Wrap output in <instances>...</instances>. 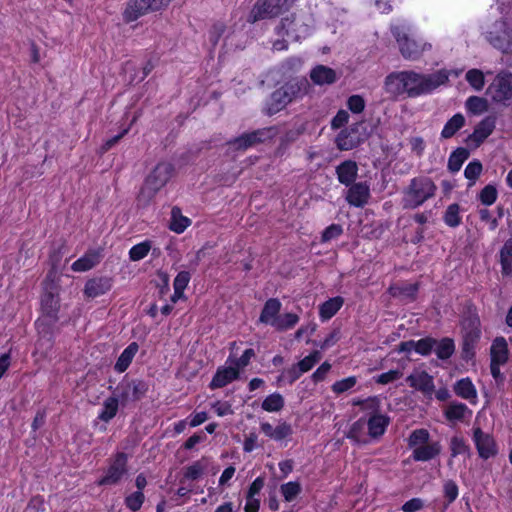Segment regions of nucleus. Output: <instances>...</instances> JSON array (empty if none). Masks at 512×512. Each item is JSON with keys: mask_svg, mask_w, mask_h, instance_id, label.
<instances>
[{"mask_svg": "<svg viewBox=\"0 0 512 512\" xmlns=\"http://www.w3.org/2000/svg\"><path fill=\"white\" fill-rule=\"evenodd\" d=\"M450 72L441 69L431 74L413 70L397 71L388 74L384 80L385 92L393 98L406 96L416 98L430 94L449 80Z\"/></svg>", "mask_w": 512, "mask_h": 512, "instance_id": "obj_1", "label": "nucleus"}, {"mask_svg": "<svg viewBox=\"0 0 512 512\" xmlns=\"http://www.w3.org/2000/svg\"><path fill=\"white\" fill-rule=\"evenodd\" d=\"M306 79H291L275 90L267 103L266 112L273 115L285 108L292 101L301 98L307 93Z\"/></svg>", "mask_w": 512, "mask_h": 512, "instance_id": "obj_2", "label": "nucleus"}, {"mask_svg": "<svg viewBox=\"0 0 512 512\" xmlns=\"http://www.w3.org/2000/svg\"><path fill=\"white\" fill-rule=\"evenodd\" d=\"M408 446L412 450V459L428 462L438 457L442 451L439 441H430V433L426 429H416L408 438Z\"/></svg>", "mask_w": 512, "mask_h": 512, "instance_id": "obj_3", "label": "nucleus"}, {"mask_svg": "<svg viewBox=\"0 0 512 512\" xmlns=\"http://www.w3.org/2000/svg\"><path fill=\"white\" fill-rule=\"evenodd\" d=\"M174 167L169 162L158 163L147 175L139 194V200L150 202L156 194L170 181Z\"/></svg>", "mask_w": 512, "mask_h": 512, "instance_id": "obj_4", "label": "nucleus"}, {"mask_svg": "<svg viewBox=\"0 0 512 512\" xmlns=\"http://www.w3.org/2000/svg\"><path fill=\"white\" fill-rule=\"evenodd\" d=\"M437 187L429 177L413 178L403 191L404 208H417L435 195Z\"/></svg>", "mask_w": 512, "mask_h": 512, "instance_id": "obj_5", "label": "nucleus"}, {"mask_svg": "<svg viewBox=\"0 0 512 512\" xmlns=\"http://www.w3.org/2000/svg\"><path fill=\"white\" fill-rule=\"evenodd\" d=\"M391 30L399 45L400 52L405 59L416 60L425 51L431 49L429 43L410 37L409 26L406 23L393 25Z\"/></svg>", "mask_w": 512, "mask_h": 512, "instance_id": "obj_6", "label": "nucleus"}, {"mask_svg": "<svg viewBox=\"0 0 512 512\" xmlns=\"http://www.w3.org/2000/svg\"><path fill=\"white\" fill-rule=\"evenodd\" d=\"M296 0H257L251 9L248 22L255 23L260 20L277 17L290 9Z\"/></svg>", "mask_w": 512, "mask_h": 512, "instance_id": "obj_7", "label": "nucleus"}, {"mask_svg": "<svg viewBox=\"0 0 512 512\" xmlns=\"http://www.w3.org/2000/svg\"><path fill=\"white\" fill-rule=\"evenodd\" d=\"M486 93L492 102L504 106L510 105L512 103V73L499 72L489 84Z\"/></svg>", "mask_w": 512, "mask_h": 512, "instance_id": "obj_8", "label": "nucleus"}, {"mask_svg": "<svg viewBox=\"0 0 512 512\" xmlns=\"http://www.w3.org/2000/svg\"><path fill=\"white\" fill-rule=\"evenodd\" d=\"M128 456L124 452L116 453L109 462L104 476L99 479L98 485L112 486L117 485L127 474Z\"/></svg>", "mask_w": 512, "mask_h": 512, "instance_id": "obj_9", "label": "nucleus"}, {"mask_svg": "<svg viewBox=\"0 0 512 512\" xmlns=\"http://www.w3.org/2000/svg\"><path fill=\"white\" fill-rule=\"evenodd\" d=\"M486 38L493 47L503 53H512V29L505 21H497Z\"/></svg>", "mask_w": 512, "mask_h": 512, "instance_id": "obj_10", "label": "nucleus"}, {"mask_svg": "<svg viewBox=\"0 0 512 512\" xmlns=\"http://www.w3.org/2000/svg\"><path fill=\"white\" fill-rule=\"evenodd\" d=\"M473 441L482 459H489L497 455L498 448L493 436L482 431L480 427L473 428Z\"/></svg>", "mask_w": 512, "mask_h": 512, "instance_id": "obj_11", "label": "nucleus"}, {"mask_svg": "<svg viewBox=\"0 0 512 512\" xmlns=\"http://www.w3.org/2000/svg\"><path fill=\"white\" fill-rule=\"evenodd\" d=\"M406 382L411 388L420 391L425 396L431 397L435 392L433 376L421 368H415L406 378Z\"/></svg>", "mask_w": 512, "mask_h": 512, "instance_id": "obj_12", "label": "nucleus"}, {"mask_svg": "<svg viewBox=\"0 0 512 512\" xmlns=\"http://www.w3.org/2000/svg\"><path fill=\"white\" fill-rule=\"evenodd\" d=\"M59 306V299L52 292H46L42 296L41 307L43 317L36 321V326L39 332L43 331L42 326L44 324H48L56 320Z\"/></svg>", "mask_w": 512, "mask_h": 512, "instance_id": "obj_13", "label": "nucleus"}, {"mask_svg": "<svg viewBox=\"0 0 512 512\" xmlns=\"http://www.w3.org/2000/svg\"><path fill=\"white\" fill-rule=\"evenodd\" d=\"M496 120L493 116H487L482 119L474 128V131L467 137L468 146L478 147L484 142L494 131Z\"/></svg>", "mask_w": 512, "mask_h": 512, "instance_id": "obj_14", "label": "nucleus"}, {"mask_svg": "<svg viewBox=\"0 0 512 512\" xmlns=\"http://www.w3.org/2000/svg\"><path fill=\"white\" fill-rule=\"evenodd\" d=\"M148 390V386L144 381H122L117 386V391L122 402L140 399Z\"/></svg>", "mask_w": 512, "mask_h": 512, "instance_id": "obj_15", "label": "nucleus"}, {"mask_svg": "<svg viewBox=\"0 0 512 512\" xmlns=\"http://www.w3.org/2000/svg\"><path fill=\"white\" fill-rule=\"evenodd\" d=\"M240 377L237 367H233L231 364H226L217 369L215 375L210 383V388H222L232 383Z\"/></svg>", "mask_w": 512, "mask_h": 512, "instance_id": "obj_16", "label": "nucleus"}, {"mask_svg": "<svg viewBox=\"0 0 512 512\" xmlns=\"http://www.w3.org/2000/svg\"><path fill=\"white\" fill-rule=\"evenodd\" d=\"M149 12H153L151 0H130L123 17L126 22H132Z\"/></svg>", "mask_w": 512, "mask_h": 512, "instance_id": "obj_17", "label": "nucleus"}, {"mask_svg": "<svg viewBox=\"0 0 512 512\" xmlns=\"http://www.w3.org/2000/svg\"><path fill=\"white\" fill-rule=\"evenodd\" d=\"M112 288V279L109 277H96L88 280L84 287V294L88 298H96L107 293Z\"/></svg>", "mask_w": 512, "mask_h": 512, "instance_id": "obj_18", "label": "nucleus"}, {"mask_svg": "<svg viewBox=\"0 0 512 512\" xmlns=\"http://www.w3.org/2000/svg\"><path fill=\"white\" fill-rule=\"evenodd\" d=\"M281 307L282 304L277 298L268 299L261 311L259 321L274 327L280 315Z\"/></svg>", "mask_w": 512, "mask_h": 512, "instance_id": "obj_19", "label": "nucleus"}, {"mask_svg": "<svg viewBox=\"0 0 512 512\" xmlns=\"http://www.w3.org/2000/svg\"><path fill=\"white\" fill-rule=\"evenodd\" d=\"M310 79L315 85H330L336 82V72L325 65H317L310 71Z\"/></svg>", "mask_w": 512, "mask_h": 512, "instance_id": "obj_20", "label": "nucleus"}, {"mask_svg": "<svg viewBox=\"0 0 512 512\" xmlns=\"http://www.w3.org/2000/svg\"><path fill=\"white\" fill-rule=\"evenodd\" d=\"M369 191L368 185L356 183L349 188L346 200L350 205L361 207L367 203L370 194Z\"/></svg>", "mask_w": 512, "mask_h": 512, "instance_id": "obj_21", "label": "nucleus"}, {"mask_svg": "<svg viewBox=\"0 0 512 512\" xmlns=\"http://www.w3.org/2000/svg\"><path fill=\"white\" fill-rule=\"evenodd\" d=\"M269 130H256L250 133H245L238 138L234 139L231 144L236 149H247L256 143H259L265 139Z\"/></svg>", "mask_w": 512, "mask_h": 512, "instance_id": "obj_22", "label": "nucleus"}, {"mask_svg": "<svg viewBox=\"0 0 512 512\" xmlns=\"http://www.w3.org/2000/svg\"><path fill=\"white\" fill-rule=\"evenodd\" d=\"M336 173L338 176V180L340 183L348 186L352 184L358 173V167L356 162L347 160L342 162L340 165L336 168Z\"/></svg>", "mask_w": 512, "mask_h": 512, "instance_id": "obj_23", "label": "nucleus"}, {"mask_svg": "<svg viewBox=\"0 0 512 512\" xmlns=\"http://www.w3.org/2000/svg\"><path fill=\"white\" fill-rule=\"evenodd\" d=\"M368 435L372 438H377L384 434L388 424L389 418L381 413L371 415L367 420Z\"/></svg>", "mask_w": 512, "mask_h": 512, "instance_id": "obj_24", "label": "nucleus"}, {"mask_svg": "<svg viewBox=\"0 0 512 512\" xmlns=\"http://www.w3.org/2000/svg\"><path fill=\"white\" fill-rule=\"evenodd\" d=\"M454 391L459 397L469 401L471 404H476L477 390L470 378L458 380L454 385Z\"/></svg>", "mask_w": 512, "mask_h": 512, "instance_id": "obj_25", "label": "nucleus"}, {"mask_svg": "<svg viewBox=\"0 0 512 512\" xmlns=\"http://www.w3.org/2000/svg\"><path fill=\"white\" fill-rule=\"evenodd\" d=\"M191 225V220L182 214L179 207L175 206L171 210L169 228L171 231L181 234Z\"/></svg>", "mask_w": 512, "mask_h": 512, "instance_id": "obj_26", "label": "nucleus"}, {"mask_svg": "<svg viewBox=\"0 0 512 512\" xmlns=\"http://www.w3.org/2000/svg\"><path fill=\"white\" fill-rule=\"evenodd\" d=\"M491 362L505 364L508 360V346L505 338H496L490 348Z\"/></svg>", "mask_w": 512, "mask_h": 512, "instance_id": "obj_27", "label": "nucleus"}, {"mask_svg": "<svg viewBox=\"0 0 512 512\" xmlns=\"http://www.w3.org/2000/svg\"><path fill=\"white\" fill-rule=\"evenodd\" d=\"M138 344L136 342H132L129 344L121 353L118 360L115 363L114 369L119 372L123 373L126 371V369L131 364L133 358L135 357L136 353L138 352Z\"/></svg>", "mask_w": 512, "mask_h": 512, "instance_id": "obj_28", "label": "nucleus"}, {"mask_svg": "<svg viewBox=\"0 0 512 512\" xmlns=\"http://www.w3.org/2000/svg\"><path fill=\"white\" fill-rule=\"evenodd\" d=\"M344 299L340 296L325 301L319 309V316L323 321L331 319L343 306Z\"/></svg>", "mask_w": 512, "mask_h": 512, "instance_id": "obj_29", "label": "nucleus"}, {"mask_svg": "<svg viewBox=\"0 0 512 512\" xmlns=\"http://www.w3.org/2000/svg\"><path fill=\"white\" fill-rule=\"evenodd\" d=\"M366 428H367L366 419L360 418L351 425L346 436L348 439L354 441L355 443L365 444L368 442L366 432H365Z\"/></svg>", "mask_w": 512, "mask_h": 512, "instance_id": "obj_30", "label": "nucleus"}, {"mask_svg": "<svg viewBox=\"0 0 512 512\" xmlns=\"http://www.w3.org/2000/svg\"><path fill=\"white\" fill-rule=\"evenodd\" d=\"M445 417L449 421H461L466 415H471L472 411L463 403L453 402L445 409Z\"/></svg>", "mask_w": 512, "mask_h": 512, "instance_id": "obj_31", "label": "nucleus"}, {"mask_svg": "<svg viewBox=\"0 0 512 512\" xmlns=\"http://www.w3.org/2000/svg\"><path fill=\"white\" fill-rule=\"evenodd\" d=\"M465 108L472 115H481L488 111L489 102L483 97L470 96L465 101Z\"/></svg>", "mask_w": 512, "mask_h": 512, "instance_id": "obj_32", "label": "nucleus"}, {"mask_svg": "<svg viewBox=\"0 0 512 512\" xmlns=\"http://www.w3.org/2000/svg\"><path fill=\"white\" fill-rule=\"evenodd\" d=\"M465 125V117L461 113L455 114L444 125L441 137L448 139L453 137Z\"/></svg>", "mask_w": 512, "mask_h": 512, "instance_id": "obj_33", "label": "nucleus"}, {"mask_svg": "<svg viewBox=\"0 0 512 512\" xmlns=\"http://www.w3.org/2000/svg\"><path fill=\"white\" fill-rule=\"evenodd\" d=\"M99 262V255L95 252L87 253L76 260L71 268L75 272H85L95 267Z\"/></svg>", "mask_w": 512, "mask_h": 512, "instance_id": "obj_34", "label": "nucleus"}, {"mask_svg": "<svg viewBox=\"0 0 512 512\" xmlns=\"http://www.w3.org/2000/svg\"><path fill=\"white\" fill-rule=\"evenodd\" d=\"M285 405L284 397L278 393H272L262 401L261 408L269 413L279 412Z\"/></svg>", "mask_w": 512, "mask_h": 512, "instance_id": "obj_35", "label": "nucleus"}, {"mask_svg": "<svg viewBox=\"0 0 512 512\" xmlns=\"http://www.w3.org/2000/svg\"><path fill=\"white\" fill-rule=\"evenodd\" d=\"M500 263L504 275L512 274V239L507 240L500 250Z\"/></svg>", "mask_w": 512, "mask_h": 512, "instance_id": "obj_36", "label": "nucleus"}, {"mask_svg": "<svg viewBox=\"0 0 512 512\" xmlns=\"http://www.w3.org/2000/svg\"><path fill=\"white\" fill-rule=\"evenodd\" d=\"M118 399L116 397H109L104 400L101 412L98 418L104 422H109L113 419L118 411Z\"/></svg>", "mask_w": 512, "mask_h": 512, "instance_id": "obj_37", "label": "nucleus"}, {"mask_svg": "<svg viewBox=\"0 0 512 512\" xmlns=\"http://www.w3.org/2000/svg\"><path fill=\"white\" fill-rule=\"evenodd\" d=\"M255 357V352L253 349H246L243 354L236 358L232 354L227 358L226 364H231L233 367H237L238 373L249 365L251 359Z\"/></svg>", "mask_w": 512, "mask_h": 512, "instance_id": "obj_38", "label": "nucleus"}, {"mask_svg": "<svg viewBox=\"0 0 512 512\" xmlns=\"http://www.w3.org/2000/svg\"><path fill=\"white\" fill-rule=\"evenodd\" d=\"M439 359H448L455 350V345L452 339L444 338L440 341L436 340V345L433 349Z\"/></svg>", "mask_w": 512, "mask_h": 512, "instance_id": "obj_39", "label": "nucleus"}, {"mask_svg": "<svg viewBox=\"0 0 512 512\" xmlns=\"http://www.w3.org/2000/svg\"><path fill=\"white\" fill-rule=\"evenodd\" d=\"M465 79L475 91H481L485 86L484 73L479 69L468 70Z\"/></svg>", "mask_w": 512, "mask_h": 512, "instance_id": "obj_40", "label": "nucleus"}, {"mask_svg": "<svg viewBox=\"0 0 512 512\" xmlns=\"http://www.w3.org/2000/svg\"><path fill=\"white\" fill-rule=\"evenodd\" d=\"M468 151L464 148H458L454 151L448 160V168L451 172H458L464 163V161L468 158Z\"/></svg>", "mask_w": 512, "mask_h": 512, "instance_id": "obj_41", "label": "nucleus"}, {"mask_svg": "<svg viewBox=\"0 0 512 512\" xmlns=\"http://www.w3.org/2000/svg\"><path fill=\"white\" fill-rule=\"evenodd\" d=\"M353 405H358L370 417L380 412V401L376 397H370L364 400H354Z\"/></svg>", "mask_w": 512, "mask_h": 512, "instance_id": "obj_42", "label": "nucleus"}, {"mask_svg": "<svg viewBox=\"0 0 512 512\" xmlns=\"http://www.w3.org/2000/svg\"><path fill=\"white\" fill-rule=\"evenodd\" d=\"M444 222L449 227H457L461 223L460 207L458 204H451L447 207L444 214Z\"/></svg>", "mask_w": 512, "mask_h": 512, "instance_id": "obj_43", "label": "nucleus"}, {"mask_svg": "<svg viewBox=\"0 0 512 512\" xmlns=\"http://www.w3.org/2000/svg\"><path fill=\"white\" fill-rule=\"evenodd\" d=\"M299 321V317L294 313H285L279 315L278 320L274 326L276 330L286 331L292 329Z\"/></svg>", "mask_w": 512, "mask_h": 512, "instance_id": "obj_44", "label": "nucleus"}, {"mask_svg": "<svg viewBox=\"0 0 512 512\" xmlns=\"http://www.w3.org/2000/svg\"><path fill=\"white\" fill-rule=\"evenodd\" d=\"M358 141L355 136L347 130H343L336 138L337 147L340 150H350L357 145Z\"/></svg>", "mask_w": 512, "mask_h": 512, "instance_id": "obj_45", "label": "nucleus"}, {"mask_svg": "<svg viewBox=\"0 0 512 512\" xmlns=\"http://www.w3.org/2000/svg\"><path fill=\"white\" fill-rule=\"evenodd\" d=\"M151 249V243L144 241L134 245L129 251V258L132 261H139L145 258Z\"/></svg>", "mask_w": 512, "mask_h": 512, "instance_id": "obj_46", "label": "nucleus"}, {"mask_svg": "<svg viewBox=\"0 0 512 512\" xmlns=\"http://www.w3.org/2000/svg\"><path fill=\"white\" fill-rule=\"evenodd\" d=\"M449 448L451 451V457L454 458L458 455L466 454L469 451V447L466 444L464 438L459 436H453L450 440Z\"/></svg>", "mask_w": 512, "mask_h": 512, "instance_id": "obj_47", "label": "nucleus"}, {"mask_svg": "<svg viewBox=\"0 0 512 512\" xmlns=\"http://www.w3.org/2000/svg\"><path fill=\"white\" fill-rule=\"evenodd\" d=\"M321 359V354L318 351L312 352L310 355L303 358L296 365L301 371V373H306L310 371L316 363H318Z\"/></svg>", "mask_w": 512, "mask_h": 512, "instance_id": "obj_48", "label": "nucleus"}, {"mask_svg": "<svg viewBox=\"0 0 512 512\" xmlns=\"http://www.w3.org/2000/svg\"><path fill=\"white\" fill-rule=\"evenodd\" d=\"M274 441L281 442L289 438L293 434V428L291 424L285 421H279L275 426Z\"/></svg>", "mask_w": 512, "mask_h": 512, "instance_id": "obj_49", "label": "nucleus"}, {"mask_svg": "<svg viewBox=\"0 0 512 512\" xmlns=\"http://www.w3.org/2000/svg\"><path fill=\"white\" fill-rule=\"evenodd\" d=\"M301 487L297 482H288L281 486V493L284 499L288 502L293 501L296 496L300 493Z\"/></svg>", "mask_w": 512, "mask_h": 512, "instance_id": "obj_50", "label": "nucleus"}, {"mask_svg": "<svg viewBox=\"0 0 512 512\" xmlns=\"http://www.w3.org/2000/svg\"><path fill=\"white\" fill-rule=\"evenodd\" d=\"M482 169V164L478 160H474L466 166L464 175L468 180L472 181L471 185L474 184L476 179L480 176Z\"/></svg>", "mask_w": 512, "mask_h": 512, "instance_id": "obj_51", "label": "nucleus"}, {"mask_svg": "<svg viewBox=\"0 0 512 512\" xmlns=\"http://www.w3.org/2000/svg\"><path fill=\"white\" fill-rule=\"evenodd\" d=\"M436 345V340L431 337H426L416 341V352L420 355L426 356L431 353Z\"/></svg>", "mask_w": 512, "mask_h": 512, "instance_id": "obj_52", "label": "nucleus"}, {"mask_svg": "<svg viewBox=\"0 0 512 512\" xmlns=\"http://www.w3.org/2000/svg\"><path fill=\"white\" fill-rule=\"evenodd\" d=\"M357 379L354 376H350L347 378H344L342 380L336 381L332 385L333 392L340 394L348 391L349 389L353 388L356 385Z\"/></svg>", "mask_w": 512, "mask_h": 512, "instance_id": "obj_53", "label": "nucleus"}, {"mask_svg": "<svg viewBox=\"0 0 512 512\" xmlns=\"http://www.w3.org/2000/svg\"><path fill=\"white\" fill-rule=\"evenodd\" d=\"M480 201L484 205H492L497 199V190L492 185L485 186L479 195Z\"/></svg>", "mask_w": 512, "mask_h": 512, "instance_id": "obj_54", "label": "nucleus"}, {"mask_svg": "<svg viewBox=\"0 0 512 512\" xmlns=\"http://www.w3.org/2000/svg\"><path fill=\"white\" fill-rule=\"evenodd\" d=\"M144 502V494L141 491H136L126 497L125 504L126 506L132 510L137 511L141 508L142 504Z\"/></svg>", "mask_w": 512, "mask_h": 512, "instance_id": "obj_55", "label": "nucleus"}, {"mask_svg": "<svg viewBox=\"0 0 512 512\" xmlns=\"http://www.w3.org/2000/svg\"><path fill=\"white\" fill-rule=\"evenodd\" d=\"M403 373L401 370H389L377 376L376 382L382 385L394 382L402 377Z\"/></svg>", "mask_w": 512, "mask_h": 512, "instance_id": "obj_56", "label": "nucleus"}, {"mask_svg": "<svg viewBox=\"0 0 512 512\" xmlns=\"http://www.w3.org/2000/svg\"><path fill=\"white\" fill-rule=\"evenodd\" d=\"M343 233V228L339 224H331L322 233L321 241L329 242L338 238Z\"/></svg>", "mask_w": 512, "mask_h": 512, "instance_id": "obj_57", "label": "nucleus"}, {"mask_svg": "<svg viewBox=\"0 0 512 512\" xmlns=\"http://www.w3.org/2000/svg\"><path fill=\"white\" fill-rule=\"evenodd\" d=\"M302 375L297 365L284 370L278 378V382L287 381L289 384L294 383Z\"/></svg>", "mask_w": 512, "mask_h": 512, "instance_id": "obj_58", "label": "nucleus"}, {"mask_svg": "<svg viewBox=\"0 0 512 512\" xmlns=\"http://www.w3.org/2000/svg\"><path fill=\"white\" fill-rule=\"evenodd\" d=\"M443 490L448 504L454 502L458 497V486L453 480H447L443 485Z\"/></svg>", "mask_w": 512, "mask_h": 512, "instance_id": "obj_59", "label": "nucleus"}, {"mask_svg": "<svg viewBox=\"0 0 512 512\" xmlns=\"http://www.w3.org/2000/svg\"><path fill=\"white\" fill-rule=\"evenodd\" d=\"M205 468L206 466L202 464L201 461L194 462L186 468L185 477L187 479L196 480L202 475Z\"/></svg>", "mask_w": 512, "mask_h": 512, "instance_id": "obj_60", "label": "nucleus"}, {"mask_svg": "<svg viewBox=\"0 0 512 512\" xmlns=\"http://www.w3.org/2000/svg\"><path fill=\"white\" fill-rule=\"evenodd\" d=\"M189 281H190L189 272H186V271L179 272L173 282V287H174V290H176V293L184 292Z\"/></svg>", "mask_w": 512, "mask_h": 512, "instance_id": "obj_61", "label": "nucleus"}, {"mask_svg": "<svg viewBox=\"0 0 512 512\" xmlns=\"http://www.w3.org/2000/svg\"><path fill=\"white\" fill-rule=\"evenodd\" d=\"M347 106L353 113H361L365 108V101L360 95H352L348 98Z\"/></svg>", "mask_w": 512, "mask_h": 512, "instance_id": "obj_62", "label": "nucleus"}, {"mask_svg": "<svg viewBox=\"0 0 512 512\" xmlns=\"http://www.w3.org/2000/svg\"><path fill=\"white\" fill-rule=\"evenodd\" d=\"M293 24H294V19L284 18L281 21V27H280L278 33L282 34V30H285V34L287 36H291L294 40H299L301 35H299L297 33V30L292 27Z\"/></svg>", "mask_w": 512, "mask_h": 512, "instance_id": "obj_63", "label": "nucleus"}, {"mask_svg": "<svg viewBox=\"0 0 512 512\" xmlns=\"http://www.w3.org/2000/svg\"><path fill=\"white\" fill-rule=\"evenodd\" d=\"M423 507H424V503H423L422 499L413 498V499H410L409 501L405 502L402 505L401 510L403 512H417V511L421 510Z\"/></svg>", "mask_w": 512, "mask_h": 512, "instance_id": "obj_64", "label": "nucleus"}]
</instances>
